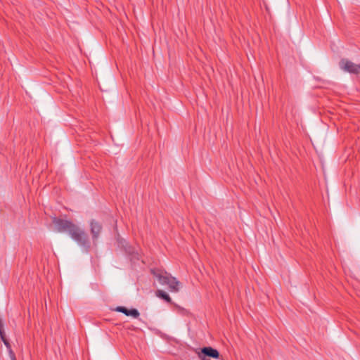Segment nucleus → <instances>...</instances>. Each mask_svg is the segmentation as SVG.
<instances>
[{
	"label": "nucleus",
	"instance_id": "9d476101",
	"mask_svg": "<svg viewBox=\"0 0 360 360\" xmlns=\"http://www.w3.org/2000/svg\"><path fill=\"white\" fill-rule=\"evenodd\" d=\"M198 357L199 359H200V360H210L209 359H207L205 356H202L200 354L198 355Z\"/></svg>",
	"mask_w": 360,
	"mask_h": 360
},
{
	"label": "nucleus",
	"instance_id": "0eeeda50",
	"mask_svg": "<svg viewBox=\"0 0 360 360\" xmlns=\"http://www.w3.org/2000/svg\"><path fill=\"white\" fill-rule=\"evenodd\" d=\"M156 295L161 298V299H163L164 300H165L168 303H171L172 302V299L171 297H169V295L165 292V291L162 290H158L155 292Z\"/></svg>",
	"mask_w": 360,
	"mask_h": 360
},
{
	"label": "nucleus",
	"instance_id": "f03ea898",
	"mask_svg": "<svg viewBox=\"0 0 360 360\" xmlns=\"http://www.w3.org/2000/svg\"><path fill=\"white\" fill-rule=\"evenodd\" d=\"M151 273L162 285H167L169 290L173 292H177L180 290L181 283L175 277L162 269H152Z\"/></svg>",
	"mask_w": 360,
	"mask_h": 360
},
{
	"label": "nucleus",
	"instance_id": "f257e3e1",
	"mask_svg": "<svg viewBox=\"0 0 360 360\" xmlns=\"http://www.w3.org/2000/svg\"><path fill=\"white\" fill-rule=\"evenodd\" d=\"M53 223L60 233H68L77 243L87 252L90 248V241L86 232L71 221L54 217Z\"/></svg>",
	"mask_w": 360,
	"mask_h": 360
},
{
	"label": "nucleus",
	"instance_id": "6e6552de",
	"mask_svg": "<svg viewBox=\"0 0 360 360\" xmlns=\"http://www.w3.org/2000/svg\"><path fill=\"white\" fill-rule=\"evenodd\" d=\"M1 339L4 342V343L6 345V347L8 349L9 354H10V356L11 358V360H16L15 354L11 350V345H10L8 341L6 340V338L5 337H2V338H1Z\"/></svg>",
	"mask_w": 360,
	"mask_h": 360
},
{
	"label": "nucleus",
	"instance_id": "9b49d317",
	"mask_svg": "<svg viewBox=\"0 0 360 360\" xmlns=\"http://www.w3.org/2000/svg\"><path fill=\"white\" fill-rule=\"evenodd\" d=\"M0 328H3V325L1 323V320L0 319Z\"/></svg>",
	"mask_w": 360,
	"mask_h": 360
},
{
	"label": "nucleus",
	"instance_id": "1a4fd4ad",
	"mask_svg": "<svg viewBox=\"0 0 360 360\" xmlns=\"http://www.w3.org/2000/svg\"><path fill=\"white\" fill-rule=\"evenodd\" d=\"M0 337L2 338V337H5L4 331L3 328H0Z\"/></svg>",
	"mask_w": 360,
	"mask_h": 360
},
{
	"label": "nucleus",
	"instance_id": "7ed1b4c3",
	"mask_svg": "<svg viewBox=\"0 0 360 360\" xmlns=\"http://www.w3.org/2000/svg\"><path fill=\"white\" fill-rule=\"evenodd\" d=\"M339 65L341 70L351 74H360V65L356 64L345 58L340 60Z\"/></svg>",
	"mask_w": 360,
	"mask_h": 360
},
{
	"label": "nucleus",
	"instance_id": "423d86ee",
	"mask_svg": "<svg viewBox=\"0 0 360 360\" xmlns=\"http://www.w3.org/2000/svg\"><path fill=\"white\" fill-rule=\"evenodd\" d=\"M115 311L122 312V313L124 314L126 316H131L135 319H136L139 316V312L136 309H128L127 308H126L124 307L120 306V307H117L115 309Z\"/></svg>",
	"mask_w": 360,
	"mask_h": 360
},
{
	"label": "nucleus",
	"instance_id": "20e7f679",
	"mask_svg": "<svg viewBox=\"0 0 360 360\" xmlns=\"http://www.w3.org/2000/svg\"><path fill=\"white\" fill-rule=\"evenodd\" d=\"M89 225L93 242L96 243L101 233L102 226L98 221L94 219L91 220Z\"/></svg>",
	"mask_w": 360,
	"mask_h": 360
},
{
	"label": "nucleus",
	"instance_id": "39448f33",
	"mask_svg": "<svg viewBox=\"0 0 360 360\" xmlns=\"http://www.w3.org/2000/svg\"><path fill=\"white\" fill-rule=\"evenodd\" d=\"M199 354H200L202 356H207L214 359H218L219 357V352L216 349H214L211 347H203L201 349V354L199 353L198 355Z\"/></svg>",
	"mask_w": 360,
	"mask_h": 360
}]
</instances>
